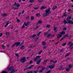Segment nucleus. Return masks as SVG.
Returning <instances> with one entry per match:
<instances>
[{
  "label": "nucleus",
  "instance_id": "f257e3e1",
  "mask_svg": "<svg viewBox=\"0 0 73 73\" xmlns=\"http://www.w3.org/2000/svg\"><path fill=\"white\" fill-rule=\"evenodd\" d=\"M50 8L46 9L45 11V13H44L43 15V17H45L46 16H48L49 14L51 13V12L50 11Z\"/></svg>",
  "mask_w": 73,
  "mask_h": 73
},
{
  "label": "nucleus",
  "instance_id": "f03ea898",
  "mask_svg": "<svg viewBox=\"0 0 73 73\" xmlns=\"http://www.w3.org/2000/svg\"><path fill=\"white\" fill-rule=\"evenodd\" d=\"M72 19V17L71 16H69L67 17V19H66V21H68V23L69 24H73V22L72 21L70 20V19Z\"/></svg>",
  "mask_w": 73,
  "mask_h": 73
},
{
  "label": "nucleus",
  "instance_id": "7ed1b4c3",
  "mask_svg": "<svg viewBox=\"0 0 73 73\" xmlns=\"http://www.w3.org/2000/svg\"><path fill=\"white\" fill-rule=\"evenodd\" d=\"M59 34H58L57 35V38H60L62 37V35H64L65 34V32L64 31H62L61 32L59 33Z\"/></svg>",
  "mask_w": 73,
  "mask_h": 73
},
{
  "label": "nucleus",
  "instance_id": "20e7f679",
  "mask_svg": "<svg viewBox=\"0 0 73 73\" xmlns=\"http://www.w3.org/2000/svg\"><path fill=\"white\" fill-rule=\"evenodd\" d=\"M27 58L25 57H21V59H20V61L21 63L23 64L24 62H25V61H27Z\"/></svg>",
  "mask_w": 73,
  "mask_h": 73
},
{
  "label": "nucleus",
  "instance_id": "39448f33",
  "mask_svg": "<svg viewBox=\"0 0 73 73\" xmlns=\"http://www.w3.org/2000/svg\"><path fill=\"white\" fill-rule=\"evenodd\" d=\"M30 23H31V22L30 21H28L26 23V22H25L23 23L22 28H24L25 27V25L26 27H28Z\"/></svg>",
  "mask_w": 73,
  "mask_h": 73
},
{
  "label": "nucleus",
  "instance_id": "423d86ee",
  "mask_svg": "<svg viewBox=\"0 0 73 73\" xmlns=\"http://www.w3.org/2000/svg\"><path fill=\"white\" fill-rule=\"evenodd\" d=\"M13 5H14L15 7H15V9H18L19 8L20 6V5L19 3H16V2H15L14 4H13Z\"/></svg>",
  "mask_w": 73,
  "mask_h": 73
},
{
  "label": "nucleus",
  "instance_id": "0eeeda50",
  "mask_svg": "<svg viewBox=\"0 0 73 73\" xmlns=\"http://www.w3.org/2000/svg\"><path fill=\"white\" fill-rule=\"evenodd\" d=\"M7 72H9V70H13V67L12 66H11L10 67H9V66L7 67V68L5 70V71L7 70Z\"/></svg>",
  "mask_w": 73,
  "mask_h": 73
},
{
  "label": "nucleus",
  "instance_id": "6e6552de",
  "mask_svg": "<svg viewBox=\"0 0 73 73\" xmlns=\"http://www.w3.org/2000/svg\"><path fill=\"white\" fill-rule=\"evenodd\" d=\"M68 45H69L70 46V49H73V46L72 45H73V43L71 42H70L68 43Z\"/></svg>",
  "mask_w": 73,
  "mask_h": 73
},
{
  "label": "nucleus",
  "instance_id": "1a4fd4ad",
  "mask_svg": "<svg viewBox=\"0 0 73 73\" xmlns=\"http://www.w3.org/2000/svg\"><path fill=\"white\" fill-rule=\"evenodd\" d=\"M34 66H35L34 65H31L29 67L24 69L23 71H25V70H26L27 69H31V68H33Z\"/></svg>",
  "mask_w": 73,
  "mask_h": 73
},
{
  "label": "nucleus",
  "instance_id": "9d476101",
  "mask_svg": "<svg viewBox=\"0 0 73 73\" xmlns=\"http://www.w3.org/2000/svg\"><path fill=\"white\" fill-rule=\"evenodd\" d=\"M55 35H53L52 34H49V33H48V34L47 35V36H46L47 37H49L51 36V37L52 38V37H54V36Z\"/></svg>",
  "mask_w": 73,
  "mask_h": 73
},
{
  "label": "nucleus",
  "instance_id": "9b49d317",
  "mask_svg": "<svg viewBox=\"0 0 73 73\" xmlns=\"http://www.w3.org/2000/svg\"><path fill=\"white\" fill-rule=\"evenodd\" d=\"M15 44H16V47H17L18 46H20V42H15Z\"/></svg>",
  "mask_w": 73,
  "mask_h": 73
},
{
  "label": "nucleus",
  "instance_id": "f8f14e48",
  "mask_svg": "<svg viewBox=\"0 0 73 73\" xmlns=\"http://www.w3.org/2000/svg\"><path fill=\"white\" fill-rule=\"evenodd\" d=\"M57 60H55V61H53V60H51L50 61V62H53V63L54 64H56L57 63Z\"/></svg>",
  "mask_w": 73,
  "mask_h": 73
},
{
  "label": "nucleus",
  "instance_id": "ddd939ff",
  "mask_svg": "<svg viewBox=\"0 0 73 73\" xmlns=\"http://www.w3.org/2000/svg\"><path fill=\"white\" fill-rule=\"evenodd\" d=\"M36 36V35L34 34L32 36H30V37L31 38H34Z\"/></svg>",
  "mask_w": 73,
  "mask_h": 73
},
{
  "label": "nucleus",
  "instance_id": "4468645a",
  "mask_svg": "<svg viewBox=\"0 0 73 73\" xmlns=\"http://www.w3.org/2000/svg\"><path fill=\"white\" fill-rule=\"evenodd\" d=\"M54 64H53L52 65H50V69H53L54 68Z\"/></svg>",
  "mask_w": 73,
  "mask_h": 73
},
{
  "label": "nucleus",
  "instance_id": "2eb2a0df",
  "mask_svg": "<svg viewBox=\"0 0 73 73\" xmlns=\"http://www.w3.org/2000/svg\"><path fill=\"white\" fill-rule=\"evenodd\" d=\"M20 49H25V47L24 45H22L20 47Z\"/></svg>",
  "mask_w": 73,
  "mask_h": 73
},
{
  "label": "nucleus",
  "instance_id": "dca6fc26",
  "mask_svg": "<svg viewBox=\"0 0 73 73\" xmlns=\"http://www.w3.org/2000/svg\"><path fill=\"white\" fill-rule=\"evenodd\" d=\"M41 59H40L39 60H38V61L36 62V64L38 65V64H39L41 62Z\"/></svg>",
  "mask_w": 73,
  "mask_h": 73
},
{
  "label": "nucleus",
  "instance_id": "f3484780",
  "mask_svg": "<svg viewBox=\"0 0 73 73\" xmlns=\"http://www.w3.org/2000/svg\"><path fill=\"white\" fill-rule=\"evenodd\" d=\"M67 16V14L66 13H64V14L63 15V16L62 17V18H63L64 17H66Z\"/></svg>",
  "mask_w": 73,
  "mask_h": 73
},
{
  "label": "nucleus",
  "instance_id": "a211bd4d",
  "mask_svg": "<svg viewBox=\"0 0 73 73\" xmlns=\"http://www.w3.org/2000/svg\"><path fill=\"white\" fill-rule=\"evenodd\" d=\"M49 31L47 32V33L45 32L44 33V36H46V35H48L49 34Z\"/></svg>",
  "mask_w": 73,
  "mask_h": 73
},
{
  "label": "nucleus",
  "instance_id": "6ab92c4d",
  "mask_svg": "<svg viewBox=\"0 0 73 73\" xmlns=\"http://www.w3.org/2000/svg\"><path fill=\"white\" fill-rule=\"evenodd\" d=\"M62 68H63V66L62 65H60V67L59 68V70H62Z\"/></svg>",
  "mask_w": 73,
  "mask_h": 73
},
{
  "label": "nucleus",
  "instance_id": "aec40b11",
  "mask_svg": "<svg viewBox=\"0 0 73 73\" xmlns=\"http://www.w3.org/2000/svg\"><path fill=\"white\" fill-rule=\"evenodd\" d=\"M72 66H73V64H69L68 65V68L69 69H72Z\"/></svg>",
  "mask_w": 73,
  "mask_h": 73
},
{
  "label": "nucleus",
  "instance_id": "412c9836",
  "mask_svg": "<svg viewBox=\"0 0 73 73\" xmlns=\"http://www.w3.org/2000/svg\"><path fill=\"white\" fill-rule=\"evenodd\" d=\"M7 22L8 23H7L5 25V27H7V25H8L9 23V21H7Z\"/></svg>",
  "mask_w": 73,
  "mask_h": 73
},
{
  "label": "nucleus",
  "instance_id": "4be33fe9",
  "mask_svg": "<svg viewBox=\"0 0 73 73\" xmlns=\"http://www.w3.org/2000/svg\"><path fill=\"white\" fill-rule=\"evenodd\" d=\"M70 70V69L69 68H68V67L66 68V72H69Z\"/></svg>",
  "mask_w": 73,
  "mask_h": 73
},
{
  "label": "nucleus",
  "instance_id": "5701e85b",
  "mask_svg": "<svg viewBox=\"0 0 73 73\" xmlns=\"http://www.w3.org/2000/svg\"><path fill=\"white\" fill-rule=\"evenodd\" d=\"M42 44L43 45H45L46 44V42L45 41H43L42 42Z\"/></svg>",
  "mask_w": 73,
  "mask_h": 73
},
{
  "label": "nucleus",
  "instance_id": "b1692460",
  "mask_svg": "<svg viewBox=\"0 0 73 73\" xmlns=\"http://www.w3.org/2000/svg\"><path fill=\"white\" fill-rule=\"evenodd\" d=\"M57 8V6H54L52 8V10H54V9H56Z\"/></svg>",
  "mask_w": 73,
  "mask_h": 73
},
{
  "label": "nucleus",
  "instance_id": "393cba45",
  "mask_svg": "<svg viewBox=\"0 0 73 73\" xmlns=\"http://www.w3.org/2000/svg\"><path fill=\"white\" fill-rule=\"evenodd\" d=\"M2 16H3V17H6V16H7V14L6 13L3 14Z\"/></svg>",
  "mask_w": 73,
  "mask_h": 73
},
{
  "label": "nucleus",
  "instance_id": "a878e982",
  "mask_svg": "<svg viewBox=\"0 0 73 73\" xmlns=\"http://www.w3.org/2000/svg\"><path fill=\"white\" fill-rule=\"evenodd\" d=\"M64 24H69V23H68V21H66L65 20H64Z\"/></svg>",
  "mask_w": 73,
  "mask_h": 73
},
{
  "label": "nucleus",
  "instance_id": "bb28decb",
  "mask_svg": "<svg viewBox=\"0 0 73 73\" xmlns=\"http://www.w3.org/2000/svg\"><path fill=\"white\" fill-rule=\"evenodd\" d=\"M29 3H33V2H35V0H30L29 1Z\"/></svg>",
  "mask_w": 73,
  "mask_h": 73
},
{
  "label": "nucleus",
  "instance_id": "cd10ccee",
  "mask_svg": "<svg viewBox=\"0 0 73 73\" xmlns=\"http://www.w3.org/2000/svg\"><path fill=\"white\" fill-rule=\"evenodd\" d=\"M42 52V50L38 52V54H41Z\"/></svg>",
  "mask_w": 73,
  "mask_h": 73
},
{
  "label": "nucleus",
  "instance_id": "c85d7f7f",
  "mask_svg": "<svg viewBox=\"0 0 73 73\" xmlns=\"http://www.w3.org/2000/svg\"><path fill=\"white\" fill-rule=\"evenodd\" d=\"M37 59H38V58H40V57H41V56H36Z\"/></svg>",
  "mask_w": 73,
  "mask_h": 73
},
{
  "label": "nucleus",
  "instance_id": "c756f323",
  "mask_svg": "<svg viewBox=\"0 0 73 73\" xmlns=\"http://www.w3.org/2000/svg\"><path fill=\"white\" fill-rule=\"evenodd\" d=\"M36 16H37V17H40V14L39 13H37L36 14Z\"/></svg>",
  "mask_w": 73,
  "mask_h": 73
},
{
  "label": "nucleus",
  "instance_id": "7c9ffc66",
  "mask_svg": "<svg viewBox=\"0 0 73 73\" xmlns=\"http://www.w3.org/2000/svg\"><path fill=\"white\" fill-rule=\"evenodd\" d=\"M34 17L33 16L31 17V20H34Z\"/></svg>",
  "mask_w": 73,
  "mask_h": 73
},
{
  "label": "nucleus",
  "instance_id": "2f4dec72",
  "mask_svg": "<svg viewBox=\"0 0 73 73\" xmlns=\"http://www.w3.org/2000/svg\"><path fill=\"white\" fill-rule=\"evenodd\" d=\"M66 42L64 43H63L62 44V46H65L66 45Z\"/></svg>",
  "mask_w": 73,
  "mask_h": 73
},
{
  "label": "nucleus",
  "instance_id": "473e14b6",
  "mask_svg": "<svg viewBox=\"0 0 73 73\" xmlns=\"http://www.w3.org/2000/svg\"><path fill=\"white\" fill-rule=\"evenodd\" d=\"M33 73H37V72H38V70H36V71H33Z\"/></svg>",
  "mask_w": 73,
  "mask_h": 73
},
{
  "label": "nucleus",
  "instance_id": "72a5a7b5",
  "mask_svg": "<svg viewBox=\"0 0 73 73\" xmlns=\"http://www.w3.org/2000/svg\"><path fill=\"white\" fill-rule=\"evenodd\" d=\"M42 22L41 20H39L38 21V24H41Z\"/></svg>",
  "mask_w": 73,
  "mask_h": 73
},
{
  "label": "nucleus",
  "instance_id": "f704fd0d",
  "mask_svg": "<svg viewBox=\"0 0 73 73\" xmlns=\"http://www.w3.org/2000/svg\"><path fill=\"white\" fill-rule=\"evenodd\" d=\"M41 33V32H39L37 34V36H38L39 35H40V34Z\"/></svg>",
  "mask_w": 73,
  "mask_h": 73
},
{
  "label": "nucleus",
  "instance_id": "c9c22d12",
  "mask_svg": "<svg viewBox=\"0 0 73 73\" xmlns=\"http://www.w3.org/2000/svg\"><path fill=\"white\" fill-rule=\"evenodd\" d=\"M39 8H40V7H34V9H35V10H36V9H39Z\"/></svg>",
  "mask_w": 73,
  "mask_h": 73
},
{
  "label": "nucleus",
  "instance_id": "e433bc0d",
  "mask_svg": "<svg viewBox=\"0 0 73 73\" xmlns=\"http://www.w3.org/2000/svg\"><path fill=\"white\" fill-rule=\"evenodd\" d=\"M26 73H33V71H30L28 72H26Z\"/></svg>",
  "mask_w": 73,
  "mask_h": 73
},
{
  "label": "nucleus",
  "instance_id": "4c0bfd02",
  "mask_svg": "<svg viewBox=\"0 0 73 73\" xmlns=\"http://www.w3.org/2000/svg\"><path fill=\"white\" fill-rule=\"evenodd\" d=\"M15 69H14V68H13V69L11 71L13 73H15Z\"/></svg>",
  "mask_w": 73,
  "mask_h": 73
},
{
  "label": "nucleus",
  "instance_id": "58836bf2",
  "mask_svg": "<svg viewBox=\"0 0 73 73\" xmlns=\"http://www.w3.org/2000/svg\"><path fill=\"white\" fill-rule=\"evenodd\" d=\"M71 54V53H68L67 54H66V56H68L69 55H70V54Z\"/></svg>",
  "mask_w": 73,
  "mask_h": 73
},
{
  "label": "nucleus",
  "instance_id": "ea45409f",
  "mask_svg": "<svg viewBox=\"0 0 73 73\" xmlns=\"http://www.w3.org/2000/svg\"><path fill=\"white\" fill-rule=\"evenodd\" d=\"M65 36L66 37H69V34H66L65 35Z\"/></svg>",
  "mask_w": 73,
  "mask_h": 73
},
{
  "label": "nucleus",
  "instance_id": "a19ab883",
  "mask_svg": "<svg viewBox=\"0 0 73 73\" xmlns=\"http://www.w3.org/2000/svg\"><path fill=\"white\" fill-rule=\"evenodd\" d=\"M16 42H15V44H13L12 45V47H14V46L16 45Z\"/></svg>",
  "mask_w": 73,
  "mask_h": 73
},
{
  "label": "nucleus",
  "instance_id": "79ce46f5",
  "mask_svg": "<svg viewBox=\"0 0 73 73\" xmlns=\"http://www.w3.org/2000/svg\"><path fill=\"white\" fill-rule=\"evenodd\" d=\"M2 48L3 49H4L5 48V46L4 45L2 46Z\"/></svg>",
  "mask_w": 73,
  "mask_h": 73
},
{
  "label": "nucleus",
  "instance_id": "37998d69",
  "mask_svg": "<svg viewBox=\"0 0 73 73\" xmlns=\"http://www.w3.org/2000/svg\"><path fill=\"white\" fill-rule=\"evenodd\" d=\"M44 8H45V7H44V6H42L40 9H44Z\"/></svg>",
  "mask_w": 73,
  "mask_h": 73
},
{
  "label": "nucleus",
  "instance_id": "c03bdc74",
  "mask_svg": "<svg viewBox=\"0 0 73 73\" xmlns=\"http://www.w3.org/2000/svg\"><path fill=\"white\" fill-rule=\"evenodd\" d=\"M50 25H47L46 27V28H50Z\"/></svg>",
  "mask_w": 73,
  "mask_h": 73
},
{
  "label": "nucleus",
  "instance_id": "a18cd8bd",
  "mask_svg": "<svg viewBox=\"0 0 73 73\" xmlns=\"http://www.w3.org/2000/svg\"><path fill=\"white\" fill-rule=\"evenodd\" d=\"M66 29H67V28H64L63 29V31H66Z\"/></svg>",
  "mask_w": 73,
  "mask_h": 73
},
{
  "label": "nucleus",
  "instance_id": "49530a36",
  "mask_svg": "<svg viewBox=\"0 0 73 73\" xmlns=\"http://www.w3.org/2000/svg\"><path fill=\"white\" fill-rule=\"evenodd\" d=\"M6 35H9V33H8V32H7L5 33Z\"/></svg>",
  "mask_w": 73,
  "mask_h": 73
},
{
  "label": "nucleus",
  "instance_id": "de8ad7c7",
  "mask_svg": "<svg viewBox=\"0 0 73 73\" xmlns=\"http://www.w3.org/2000/svg\"><path fill=\"white\" fill-rule=\"evenodd\" d=\"M38 29V28H34L33 29L34 31H35V30H37V29Z\"/></svg>",
  "mask_w": 73,
  "mask_h": 73
},
{
  "label": "nucleus",
  "instance_id": "09e8293b",
  "mask_svg": "<svg viewBox=\"0 0 73 73\" xmlns=\"http://www.w3.org/2000/svg\"><path fill=\"white\" fill-rule=\"evenodd\" d=\"M48 48L47 46H43L44 49H46Z\"/></svg>",
  "mask_w": 73,
  "mask_h": 73
},
{
  "label": "nucleus",
  "instance_id": "8fccbe9b",
  "mask_svg": "<svg viewBox=\"0 0 73 73\" xmlns=\"http://www.w3.org/2000/svg\"><path fill=\"white\" fill-rule=\"evenodd\" d=\"M38 1L39 3H41V2L43 1V0H38Z\"/></svg>",
  "mask_w": 73,
  "mask_h": 73
},
{
  "label": "nucleus",
  "instance_id": "3c124183",
  "mask_svg": "<svg viewBox=\"0 0 73 73\" xmlns=\"http://www.w3.org/2000/svg\"><path fill=\"white\" fill-rule=\"evenodd\" d=\"M51 73V71L50 70L48 71V72H46V73Z\"/></svg>",
  "mask_w": 73,
  "mask_h": 73
},
{
  "label": "nucleus",
  "instance_id": "603ef678",
  "mask_svg": "<svg viewBox=\"0 0 73 73\" xmlns=\"http://www.w3.org/2000/svg\"><path fill=\"white\" fill-rule=\"evenodd\" d=\"M15 56H16V57H19V54L17 53L15 54Z\"/></svg>",
  "mask_w": 73,
  "mask_h": 73
},
{
  "label": "nucleus",
  "instance_id": "864d4df0",
  "mask_svg": "<svg viewBox=\"0 0 73 73\" xmlns=\"http://www.w3.org/2000/svg\"><path fill=\"white\" fill-rule=\"evenodd\" d=\"M37 58H35L34 59V61H36V60H37Z\"/></svg>",
  "mask_w": 73,
  "mask_h": 73
},
{
  "label": "nucleus",
  "instance_id": "5fc2aeb1",
  "mask_svg": "<svg viewBox=\"0 0 73 73\" xmlns=\"http://www.w3.org/2000/svg\"><path fill=\"white\" fill-rule=\"evenodd\" d=\"M35 45H34V46H30V48H35Z\"/></svg>",
  "mask_w": 73,
  "mask_h": 73
},
{
  "label": "nucleus",
  "instance_id": "6e6d98bb",
  "mask_svg": "<svg viewBox=\"0 0 73 73\" xmlns=\"http://www.w3.org/2000/svg\"><path fill=\"white\" fill-rule=\"evenodd\" d=\"M17 21H18V23H20V20L18 19H17Z\"/></svg>",
  "mask_w": 73,
  "mask_h": 73
},
{
  "label": "nucleus",
  "instance_id": "4d7b16f0",
  "mask_svg": "<svg viewBox=\"0 0 73 73\" xmlns=\"http://www.w3.org/2000/svg\"><path fill=\"white\" fill-rule=\"evenodd\" d=\"M45 68L44 67H43L42 68V70H45Z\"/></svg>",
  "mask_w": 73,
  "mask_h": 73
},
{
  "label": "nucleus",
  "instance_id": "13d9d810",
  "mask_svg": "<svg viewBox=\"0 0 73 73\" xmlns=\"http://www.w3.org/2000/svg\"><path fill=\"white\" fill-rule=\"evenodd\" d=\"M42 71H43L42 70H41L39 71V73H41V72H42Z\"/></svg>",
  "mask_w": 73,
  "mask_h": 73
},
{
  "label": "nucleus",
  "instance_id": "bf43d9fd",
  "mask_svg": "<svg viewBox=\"0 0 73 73\" xmlns=\"http://www.w3.org/2000/svg\"><path fill=\"white\" fill-rule=\"evenodd\" d=\"M7 48H9L10 46V45L9 44H7Z\"/></svg>",
  "mask_w": 73,
  "mask_h": 73
},
{
  "label": "nucleus",
  "instance_id": "052dcab7",
  "mask_svg": "<svg viewBox=\"0 0 73 73\" xmlns=\"http://www.w3.org/2000/svg\"><path fill=\"white\" fill-rule=\"evenodd\" d=\"M3 35V33H1L0 34V37H1Z\"/></svg>",
  "mask_w": 73,
  "mask_h": 73
},
{
  "label": "nucleus",
  "instance_id": "680f3d73",
  "mask_svg": "<svg viewBox=\"0 0 73 73\" xmlns=\"http://www.w3.org/2000/svg\"><path fill=\"white\" fill-rule=\"evenodd\" d=\"M32 60H31L29 63V64H31L32 63Z\"/></svg>",
  "mask_w": 73,
  "mask_h": 73
},
{
  "label": "nucleus",
  "instance_id": "e2e57ef3",
  "mask_svg": "<svg viewBox=\"0 0 73 73\" xmlns=\"http://www.w3.org/2000/svg\"><path fill=\"white\" fill-rule=\"evenodd\" d=\"M54 28V31L56 30V29H57V28Z\"/></svg>",
  "mask_w": 73,
  "mask_h": 73
},
{
  "label": "nucleus",
  "instance_id": "0e129e2a",
  "mask_svg": "<svg viewBox=\"0 0 73 73\" xmlns=\"http://www.w3.org/2000/svg\"><path fill=\"white\" fill-rule=\"evenodd\" d=\"M64 40V38H63V37L62 38H61L60 39V41H61V40Z\"/></svg>",
  "mask_w": 73,
  "mask_h": 73
},
{
  "label": "nucleus",
  "instance_id": "69168bd1",
  "mask_svg": "<svg viewBox=\"0 0 73 73\" xmlns=\"http://www.w3.org/2000/svg\"><path fill=\"white\" fill-rule=\"evenodd\" d=\"M38 38H36L35 39V40L36 41H37V40H38Z\"/></svg>",
  "mask_w": 73,
  "mask_h": 73
},
{
  "label": "nucleus",
  "instance_id": "338daca9",
  "mask_svg": "<svg viewBox=\"0 0 73 73\" xmlns=\"http://www.w3.org/2000/svg\"><path fill=\"white\" fill-rule=\"evenodd\" d=\"M25 12V11L23 10V11H22V14H23V13H24Z\"/></svg>",
  "mask_w": 73,
  "mask_h": 73
},
{
  "label": "nucleus",
  "instance_id": "774afa93",
  "mask_svg": "<svg viewBox=\"0 0 73 73\" xmlns=\"http://www.w3.org/2000/svg\"><path fill=\"white\" fill-rule=\"evenodd\" d=\"M64 50L63 49H61L60 50V52H63Z\"/></svg>",
  "mask_w": 73,
  "mask_h": 73
}]
</instances>
